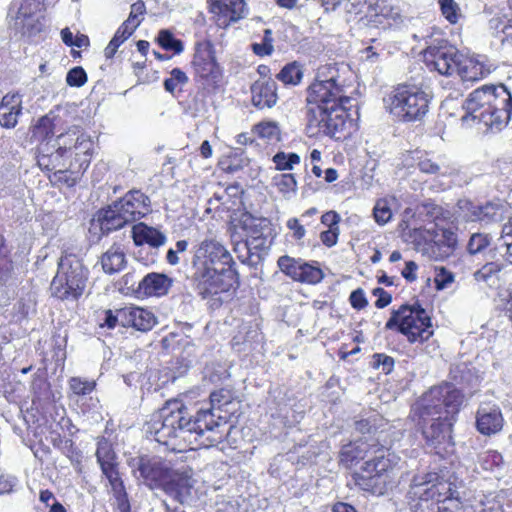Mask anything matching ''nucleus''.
Masks as SVG:
<instances>
[{"mask_svg": "<svg viewBox=\"0 0 512 512\" xmlns=\"http://www.w3.org/2000/svg\"><path fill=\"white\" fill-rule=\"evenodd\" d=\"M493 172L503 179L512 178V157H501L496 160Z\"/></svg>", "mask_w": 512, "mask_h": 512, "instance_id": "8fccbe9b", "label": "nucleus"}, {"mask_svg": "<svg viewBox=\"0 0 512 512\" xmlns=\"http://www.w3.org/2000/svg\"><path fill=\"white\" fill-rule=\"evenodd\" d=\"M244 226L247 231V238L271 234L270 221L266 218H250L244 222Z\"/></svg>", "mask_w": 512, "mask_h": 512, "instance_id": "c9c22d12", "label": "nucleus"}, {"mask_svg": "<svg viewBox=\"0 0 512 512\" xmlns=\"http://www.w3.org/2000/svg\"><path fill=\"white\" fill-rule=\"evenodd\" d=\"M385 327L397 328L410 343H422L433 335L431 318L420 305H402L392 313Z\"/></svg>", "mask_w": 512, "mask_h": 512, "instance_id": "1a4fd4ad", "label": "nucleus"}, {"mask_svg": "<svg viewBox=\"0 0 512 512\" xmlns=\"http://www.w3.org/2000/svg\"><path fill=\"white\" fill-rule=\"evenodd\" d=\"M196 290L203 298L226 292L232 286V271L226 267L194 269Z\"/></svg>", "mask_w": 512, "mask_h": 512, "instance_id": "4468645a", "label": "nucleus"}, {"mask_svg": "<svg viewBox=\"0 0 512 512\" xmlns=\"http://www.w3.org/2000/svg\"><path fill=\"white\" fill-rule=\"evenodd\" d=\"M279 269L295 281L307 284H317L323 279V271L302 259L288 255L281 256L277 261Z\"/></svg>", "mask_w": 512, "mask_h": 512, "instance_id": "6ab92c4d", "label": "nucleus"}, {"mask_svg": "<svg viewBox=\"0 0 512 512\" xmlns=\"http://www.w3.org/2000/svg\"><path fill=\"white\" fill-rule=\"evenodd\" d=\"M349 300L351 306L358 310L363 309L368 304L364 291L362 289L354 290L350 294Z\"/></svg>", "mask_w": 512, "mask_h": 512, "instance_id": "4d7b16f0", "label": "nucleus"}, {"mask_svg": "<svg viewBox=\"0 0 512 512\" xmlns=\"http://www.w3.org/2000/svg\"><path fill=\"white\" fill-rule=\"evenodd\" d=\"M419 169L424 173L434 174L439 172L440 166L430 159H425L419 162Z\"/></svg>", "mask_w": 512, "mask_h": 512, "instance_id": "774afa93", "label": "nucleus"}, {"mask_svg": "<svg viewBox=\"0 0 512 512\" xmlns=\"http://www.w3.org/2000/svg\"><path fill=\"white\" fill-rule=\"evenodd\" d=\"M491 243V237L485 233H473L467 244V251L471 255L481 253Z\"/></svg>", "mask_w": 512, "mask_h": 512, "instance_id": "37998d69", "label": "nucleus"}, {"mask_svg": "<svg viewBox=\"0 0 512 512\" xmlns=\"http://www.w3.org/2000/svg\"><path fill=\"white\" fill-rule=\"evenodd\" d=\"M51 126V119L42 117L33 130L34 136L44 138L38 147L37 163L42 169L63 173L68 168H73L74 164L63 151L59 150L54 144L50 145L49 141H45L51 133Z\"/></svg>", "mask_w": 512, "mask_h": 512, "instance_id": "9b49d317", "label": "nucleus"}, {"mask_svg": "<svg viewBox=\"0 0 512 512\" xmlns=\"http://www.w3.org/2000/svg\"><path fill=\"white\" fill-rule=\"evenodd\" d=\"M132 237L136 246L148 244L151 247L158 248L166 242L164 233L142 222L133 226Z\"/></svg>", "mask_w": 512, "mask_h": 512, "instance_id": "cd10ccee", "label": "nucleus"}, {"mask_svg": "<svg viewBox=\"0 0 512 512\" xmlns=\"http://www.w3.org/2000/svg\"><path fill=\"white\" fill-rule=\"evenodd\" d=\"M232 401V394L227 389H219L217 391H214L210 394V407L209 408H201L200 410H208L211 411L215 417V419H222L221 422L223 423L221 426V430L224 432V438L228 434V430L231 428V426H228V423L226 421L225 417H222L221 415H216V411L221 410L222 407L229 405Z\"/></svg>", "mask_w": 512, "mask_h": 512, "instance_id": "c85d7f7f", "label": "nucleus"}, {"mask_svg": "<svg viewBox=\"0 0 512 512\" xmlns=\"http://www.w3.org/2000/svg\"><path fill=\"white\" fill-rule=\"evenodd\" d=\"M222 419H215L208 410H199L192 419L187 408L179 401H169L147 425V432L163 445L172 449L190 446L192 449L208 448L224 440L220 429Z\"/></svg>", "mask_w": 512, "mask_h": 512, "instance_id": "f257e3e1", "label": "nucleus"}, {"mask_svg": "<svg viewBox=\"0 0 512 512\" xmlns=\"http://www.w3.org/2000/svg\"><path fill=\"white\" fill-rule=\"evenodd\" d=\"M254 132L268 142H278L281 138L279 125L275 121H263L254 126Z\"/></svg>", "mask_w": 512, "mask_h": 512, "instance_id": "f704fd0d", "label": "nucleus"}, {"mask_svg": "<svg viewBox=\"0 0 512 512\" xmlns=\"http://www.w3.org/2000/svg\"><path fill=\"white\" fill-rule=\"evenodd\" d=\"M432 94L417 85H398L383 99L386 111L397 121H421L429 112Z\"/></svg>", "mask_w": 512, "mask_h": 512, "instance_id": "0eeeda50", "label": "nucleus"}, {"mask_svg": "<svg viewBox=\"0 0 512 512\" xmlns=\"http://www.w3.org/2000/svg\"><path fill=\"white\" fill-rule=\"evenodd\" d=\"M355 429L363 435L368 434V437L372 436L376 432V417L356 421Z\"/></svg>", "mask_w": 512, "mask_h": 512, "instance_id": "5fc2aeb1", "label": "nucleus"}, {"mask_svg": "<svg viewBox=\"0 0 512 512\" xmlns=\"http://www.w3.org/2000/svg\"><path fill=\"white\" fill-rule=\"evenodd\" d=\"M439 231L441 233L437 235V241H439L448 252L453 253L458 242L456 233L450 228H441Z\"/></svg>", "mask_w": 512, "mask_h": 512, "instance_id": "49530a36", "label": "nucleus"}, {"mask_svg": "<svg viewBox=\"0 0 512 512\" xmlns=\"http://www.w3.org/2000/svg\"><path fill=\"white\" fill-rule=\"evenodd\" d=\"M192 65L195 75L208 84H215L220 79V67L216 62L214 47L210 41L196 44Z\"/></svg>", "mask_w": 512, "mask_h": 512, "instance_id": "a211bd4d", "label": "nucleus"}, {"mask_svg": "<svg viewBox=\"0 0 512 512\" xmlns=\"http://www.w3.org/2000/svg\"><path fill=\"white\" fill-rule=\"evenodd\" d=\"M232 262L228 250L216 239L206 238L194 248L193 268L226 267Z\"/></svg>", "mask_w": 512, "mask_h": 512, "instance_id": "2eb2a0df", "label": "nucleus"}, {"mask_svg": "<svg viewBox=\"0 0 512 512\" xmlns=\"http://www.w3.org/2000/svg\"><path fill=\"white\" fill-rule=\"evenodd\" d=\"M66 82L71 87H81L87 82V74L82 67H74L67 73Z\"/></svg>", "mask_w": 512, "mask_h": 512, "instance_id": "3c124183", "label": "nucleus"}, {"mask_svg": "<svg viewBox=\"0 0 512 512\" xmlns=\"http://www.w3.org/2000/svg\"><path fill=\"white\" fill-rule=\"evenodd\" d=\"M17 305L18 313L22 317H26L34 306V300L30 296L27 299L22 298Z\"/></svg>", "mask_w": 512, "mask_h": 512, "instance_id": "338daca9", "label": "nucleus"}, {"mask_svg": "<svg viewBox=\"0 0 512 512\" xmlns=\"http://www.w3.org/2000/svg\"><path fill=\"white\" fill-rule=\"evenodd\" d=\"M370 15L375 16L374 21L377 24L386 27L384 21H387L388 26H397L403 22V16L400 8L394 6L387 0H378L373 7L370 8Z\"/></svg>", "mask_w": 512, "mask_h": 512, "instance_id": "a878e982", "label": "nucleus"}, {"mask_svg": "<svg viewBox=\"0 0 512 512\" xmlns=\"http://www.w3.org/2000/svg\"><path fill=\"white\" fill-rule=\"evenodd\" d=\"M137 470L150 489H162L180 503L190 494L192 479L188 472L174 469L170 461L160 456H140Z\"/></svg>", "mask_w": 512, "mask_h": 512, "instance_id": "39448f33", "label": "nucleus"}, {"mask_svg": "<svg viewBox=\"0 0 512 512\" xmlns=\"http://www.w3.org/2000/svg\"><path fill=\"white\" fill-rule=\"evenodd\" d=\"M348 89L339 75L317 79L310 85L306 105V130L310 137H346L351 125L347 113V105L351 101Z\"/></svg>", "mask_w": 512, "mask_h": 512, "instance_id": "f03ea898", "label": "nucleus"}, {"mask_svg": "<svg viewBox=\"0 0 512 512\" xmlns=\"http://www.w3.org/2000/svg\"><path fill=\"white\" fill-rule=\"evenodd\" d=\"M87 281V270L76 255H63L58 262V270L51 282L53 296L65 299H77L82 295Z\"/></svg>", "mask_w": 512, "mask_h": 512, "instance_id": "6e6552de", "label": "nucleus"}, {"mask_svg": "<svg viewBox=\"0 0 512 512\" xmlns=\"http://www.w3.org/2000/svg\"><path fill=\"white\" fill-rule=\"evenodd\" d=\"M410 494L421 501L440 502L444 497L445 501L453 503L454 508L460 509L461 503L454 497L451 483L440 479L436 473H427L423 476H415L411 483Z\"/></svg>", "mask_w": 512, "mask_h": 512, "instance_id": "f8f14e48", "label": "nucleus"}, {"mask_svg": "<svg viewBox=\"0 0 512 512\" xmlns=\"http://www.w3.org/2000/svg\"><path fill=\"white\" fill-rule=\"evenodd\" d=\"M14 27L22 35L34 36L44 28L43 4L40 0H24L14 19Z\"/></svg>", "mask_w": 512, "mask_h": 512, "instance_id": "dca6fc26", "label": "nucleus"}, {"mask_svg": "<svg viewBox=\"0 0 512 512\" xmlns=\"http://www.w3.org/2000/svg\"><path fill=\"white\" fill-rule=\"evenodd\" d=\"M287 227L293 231V236L296 239H301L305 235V228L299 223L298 219L291 218L287 221Z\"/></svg>", "mask_w": 512, "mask_h": 512, "instance_id": "0e129e2a", "label": "nucleus"}, {"mask_svg": "<svg viewBox=\"0 0 512 512\" xmlns=\"http://www.w3.org/2000/svg\"><path fill=\"white\" fill-rule=\"evenodd\" d=\"M442 15L451 23L455 24L459 18V6L454 0H439Z\"/></svg>", "mask_w": 512, "mask_h": 512, "instance_id": "a18cd8bd", "label": "nucleus"}, {"mask_svg": "<svg viewBox=\"0 0 512 512\" xmlns=\"http://www.w3.org/2000/svg\"><path fill=\"white\" fill-rule=\"evenodd\" d=\"M158 43L165 50H171L176 54H180L183 50V43L176 39L169 30H160L158 34Z\"/></svg>", "mask_w": 512, "mask_h": 512, "instance_id": "79ce46f5", "label": "nucleus"}, {"mask_svg": "<svg viewBox=\"0 0 512 512\" xmlns=\"http://www.w3.org/2000/svg\"><path fill=\"white\" fill-rule=\"evenodd\" d=\"M463 124L483 123L492 132L501 131L512 115V95L504 85H485L471 92L463 104Z\"/></svg>", "mask_w": 512, "mask_h": 512, "instance_id": "20e7f679", "label": "nucleus"}, {"mask_svg": "<svg viewBox=\"0 0 512 512\" xmlns=\"http://www.w3.org/2000/svg\"><path fill=\"white\" fill-rule=\"evenodd\" d=\"M462 398L460 391L452 385L443 384L431 388L423 395L417 405L424 407V418L441 413L445 418L452 421L462 404Z\"/></svg>", "mask_w": 512, "mask_h": 512, "instance_id": "9d476101", "label": "nucleus"}, {"mask_svg": "<svg viewBox=\"0 0 512 512\" xmlns=\"http://www.w3.org/2000/svg\"><path fill=\"white\" fill-rule=\"evenodd\" d=\"M375 221L379 225L386 224L392 218V211L385 200H379L373 209Z\"/></svg>", "mask_w": 512, "mask_h": 512, "instance_id": "de8ad7c7", "label": "nucleus"}, {"mask_svg": "<svg viewBox=\"0 0 512 512\" xmlns=\"http://www.w3.org/2000/svg\"><path fill=\"white\" fill-rule=\"evenodd\" d=\"M170 75V78L164 81V88L167 92L174 93L178 86H183L188 82V77L179 68L172 69Z\"/></svg>", "mask_w": 512, "mask_h": 512, "instance_id": "c03bdc74", "label": "nucleus"}, {"mask_svg": "<svg viewBox=\"0 0 512 512\" xmlns=\"http://www.w3.org/2000/svg\"><path fill=\"white\" fill-rule=\"evenodd\" d=\"M277 84L274 80L256 81L251 86L252 103L258 109L271 108L277 102Z\"/></svg>", "mask_w": 512, "mask_h": 512, "instance_id": "5701e85b", "label": "nucleus"}, {"mask_svg": "<svg viewBox=\"0 0 512 512\" xmlns=\"http://www.w3.org/2000/svg\"><path fill=\"white\" fill-rule=\"evenodd\" d=\"M427 47L424 50L423 57L426 66L430 70L437 71L441 75L450 76L456 72L458 54L455 47L448 44L443 39L426 41Z\"/></svg>", "mask_w": 512, "mask_h": 512, "instance_id": "ddd939ff", "label": "nucleus"}, {"mask_svg": "<svg viewBox=\"0 0 512 512\" xmlns=\"http://www.w3.org/2000/svg\"><path fill=\"white\" fill-rule=\"evenodd\" d=\"M119 317L122 326L133 327L143 332L152 329L156 324V317L152 312L136 306L119 309Z\"/></svg>", "mask_w": 512, "mask_h": 512, "instance_id": "412c9836", "label": "nucleus"}, {"mask_svg": "<svg viewBox=\"0 0 512 512\" xmlns=\"http://www.w3.org/2000/svg\"><path fill=\"white\" fill-rule=\"evenodd\" d=\"M102 473L108 479L114 496L116 497L117 500H123V498L127 497L123 481L119 476V472L116 468V465L108 467L107 469H102Z\"/></svg>", "mask_w": 512, "mask_h": 512, "instance_id": "e433bc0d", "label": "nucleus"}, {"mask_svg": "<svg viewBox=\"0 0 512 512\" xmlns=\"http://www.w3.org/2000/svg\"><path fill=\"white\" fill-rule=\"evenodd\" d=\"M136 28H133L128 23L124 22L116 31L113 40H116L117 43L122 44L126 39H128Z\"/></svg>", "mask_w": 512, "mask_h": 512, "instance_id": "13d9d810", "label": "nucleus"}, {"mask_svg": "<svg viewBox=\"0 0 512 512\" xmlns=\"http://www.w3.org/2000/svg\"><path fill=\"white\" fill-rule=\"evenodd\" d=\"M373 294L378 297L375 302L377 308H384L391 303V295L388 292H386L383 288H375L373 290Z\"/></svg>", "mask_w": 512, "mask_h": 512, "instance_id": "052dcab7", "label": "nucleus"}, {"mask_svg": "<svg viewBox=\"0 0 512 512\" xmlns=\"http://www.w3.org/2000/svg\"><path fill=\"white\" fill-rule=\"evenodd\" d=\"M339 228H332L321 232L320 239L327 247H332L337 243Z\"/></svg>", "mask_w": 512, "mask_h": 512, "instance_id": "bf43d9fd", "label": "nucleus"}, {"mask_svg": "<svg viewBox=\"0 0 512 512\" xmlns=\"http://www.w3.org/2000/svg\"><path fill=\"white\" fill-rule=\"evenodd\" d=\"M339 221H340V216L335 211L326 212L321 216L322 224L326 225L329 229L339 228L338 227Z\"/></svg>", "mask_w": 512, "mask_h": 512, "instance_id": "680f3d73", "label": "nucleus"}, {"mask_svg": "<svg viewBox=\"0 0 512 512\" xmlns=\"http://www.w3.org/2000/svg\"><path fill=\"white\" fill-rule=\"evenodd\" d=\"M417 410L419 413V425L427 443L435 447L440 444L449 443L451 440V419L445 418L441 413L424 418V407L417 405Z\"/></svg>", "mask_w": 512, "mask_h": 512, "instance_id": "f3484780", "label": "nucleus"}, {"mask_svg": "<svg viewBox=\"0 0 512 512\" xmlns=\"http://www.w3.org/2000/svg\"><path fill=\"white\" fill-rule=\"evenodd\" d=\"M374 357L376 358L377 365H381L385 373L391 372L394 366V359L392 357L384 354H375Z\"/></svg>", "mask_w": 512, "mask_h": 512, "instance_id": "e2e57ef3", "label": "nucleus"}, {"mask_svg": "<svg viewBox=\"0 0 512 512\" xmlns=\"http://www.w3.org/2000/svg\"><path fill=\"white\" fill-rule=\"evenodd\" d=\"M82 132L79 131L76 127L70 128L65 133L60 134L54 141V145L61 151L65 153V155L72 159L73 150L77 141L79 140Z\"/></svg>", "mask_w": 512, "mask_h": 512, "instance_id": "473e14b6", "label": "nucleus"}, {"mask_svg": "<svg viewBox=\"0 0 512 512\" xmlns=\"http://www.w3.org/2000/svg\"><path fill=\"white\" fill-rule=\"evenodd\" d=\"M208 4L217 26L221 28H227L247 14L244 0H208Z\"/></svg>", "mask_w": 512, "mask_h": 512, "instance_id": "aec40b11", "label": "nucleus"}, {"mask_svg": "<svg viewBox=\"0 0 512 512\" xmlns=\"http://www.w3.org/2000/svg\"><path fill=\"white\" fill-rule=\"evenodd\" d=\"M302 76L303 73L300 66L294 62L284 66L278 73L277 78L284 84L296 85L301 81Z\"/></svg>", "mask_w": 512, "mask_h": 512, "instance_id": "ea45409f", "label": "nucleus"}, {"mask_svg": "<svg viewBox=\"0 0 512 512\" xmlns=\"http://www.w3.org/2000/svg\"><path fill=\"white\" fill-rule=\"evenodd\" d=\"M339 457L340 462L346 467L371 457L364 463L358 479V484L363 490L374 495H384L392 486L396 457L379 443V438L364 436L350 442L342 447Z\"/></svg>", "mask_w": 512, "mask_h": 512, "instance_id": "7ed1b4c3", "label": "nucleus"}, {"mask_svg": "<svg viewBox=\"0 0 512 512\" xmlns=\"http://www.w3.org/2000/svg\"><path fill=\"white\" fill-rule=\"evenodd\" d=\"M456 72L463 81H478L491 73L490 66L475 58L458 59Z\"/></svg>", "mask_w": 512, "mask_h": 512, "instance_id": "bb28decb", "label": "nucleus"}, {"mask_svg": "<svg viewBox=\"0 0 512 512\" xmlns=\"http://www.w3.org/2000/svg\"><path fill=\"white\" fill-rule=\"evenodd\" d=\"M418 250L429 259L435 261H443L452 254L437 240L426 243L423 247H419Z\"/></svg>", "mask_w": 512, "mask_h": 512, "instance_id": "58836bf2", "label": "nucleus"}, {"mask_svg": "<svg viewBox=\"0 0 512 512\" xmlns=\"http://www.w3.org/2000/svg\"><path fill=\"white\" fill-rule=\"evenodd\" d=\"M96 457L98 463L100 464L101 470L116 465L115 453L112 450L110 443L105 439H102L98 442Z\"/></svg>", "mask_w": 512, "mask_h": 512, "instance_id": "4c0bfd02", "label": "nucleus"}, {"mask_svg": "<svg viewBox=\"0 0 512 512\" xmlns=\"http://www.w3.org/2000/svg\"><path fill=\"white\" fill-rule=\"evenodd\" d=\"M472 221H480L486 224L501 220V209L498 205L487 203L484 206L474 207Z\"/></svg>", "mask_w": 512, "mask_h": 512, "instance_id": "72a5a7b5", "label": "nucleus"}, {"mask_svg": "<svg viewBox=\"0 0 512 512\" xmlns=\"http://www.w3.org/2000/svg\"><path fill=\"white\" fill-rule=\"evenodd\" d=\"M21 111V96L18 93L5 95L0 103V125L5 128L15 127Z\"/></svg>", "mask_w": 512, "mask_h": 512, "instance_id": "393cba45", "label": "nucleus"}, {"mask_svg": "<svg viewBox=\"0 0 512 512\" xmlns=\"http://www.w3.org/2000/svg\"><path fill=\"white\" fill-rule=\"evenodd\" d=\"M272 185L286 200L292 199L297 194L298 183L292 173L276 174L272 178Z\"/></svg>", "mask_w": 512, "mask_h": 512, "instance_id": "7c9ffc66", "label": "nucleus"}, {"mask_svg": "<svg viewBox=\"0 0 512 512\" xmlns=\"http://www.w3.org/2000/svg\"><path fill=\"white\" fill-rule=\"evenodd\" d=\"M145 11V5L142 1H137L131 6V12L128 17V19L125 21L129 25H131L133 28H137L141 22L140 19H138V16L142 15Z\"/></svg>", "mask_w": 512, "mask_h": 512, "instance_id": "864d4df0", "label": "nucleus"}, {"mask_svg": "<svg viewBox=\"0 0 512 512\" xmlns=\"http://www.w3.org/2000/svg\"><path fill=\"white\" fill-rule=\"evenodd\" d=\"M504 425V418L498 406L480 407L476 416L477 430L485 436L499 433Z\"/></svg>", "mask_w": 512, "mask_h": 512, "instance_id": "4be33fe9", "label": "nucleus"}, {"mask_svg": "<svg viewBox=\"0 0 512 512\" xmlns=\"http://www.w3.org/2000/svg\"><path fill=\"white\" fill-rule=\"evenodd\" d=\"M270 235L257 236L254 238H247L242 243L243 250H247V252H251L252 250L262 251L268 249L270 245V241L268 237Z\"/></svg>", "mask_w": 512, "mask_h": 512, "instance_id": "09e8293b", "label": "nucleus"}, {"mask_svg": "<svg viewBox=\"0 0 512 512\" xmlns=\"http://www.w3.org/2000/svg\"><path fill=\"white\" fill-rule=\"evenodd\" d=\"M454 281V276L451 272L441 267L435 276V285L438 290L446 288Z\"/></svg>", "mask_w": 512, "mask_h": 512, "instance_id": "6e6d98bb", "label": "nucleus"}, {"mask_svg": "<svg viewBox=\"0 0 512 512\" xmlns=\"http://www.w3.org/2000/svg\"><path fill=\"white\" fill-rule=\"evenodd\" d=\"M253 52L259 56L270 55L273 52V45L271 43H254L252 45Z\"/></svg>", "mask_w": 512, "mask_h": 512, "instance_id": "69168bd1", "label": "nucleus"}, {"mask_svg": "<svg viewBox=\"0 0 512 512\" xmlns=\"http://www.w3.org/2000/svg\"><path fill=\"white\" fill-rule=\"evenodd\" d=\"M73 150L72 161L74 160L75 164H78V169H86L90 163L91 151L93 149L92 140L85 135L81 134L77 144Z\"/></svg>", "mask_w": 512, "mask_h": 512, "instance_id": "2f4dec72", "label": "nucleus"}, {"mask_svg": "<svg viewBox=\"0 0 512 512\" xmlns=\"http://www.w3.org/2000/svg\"><path fill=\"white\" fill-rule=\"evenodd\" d=\"M70 389L76 395H87L91 393L95 387L94 382L83 381L80 378H72L69 382Z\"/></svg>", "mask_w": 512, "mask_h": 512, "instance_id": "603ef678", "label": "nucleus"}, {"mask_svg": "<svg viewBox=\"0 0 512 512\" xmlns=\"http://www.w3.org/2000/svg\"><path fill=\"white\" fill-rule=\"evenodd\" d=\"M149 210L150 199L139 190H131L120 200L99 211L92 220L91 229H99L102 234H108L139 220Z\"/></svg>", "mask_w": 512, "mask_h": 512, "instance_id": "423d86ee", "label": "nucleus"}, {"mask_svg": "<svg viewBox=\"0 0 512 512\" xmlns=\"http://www.w3.org/2000/svg\"><path fill=\"white\" fill-rule=\"evenodd\" d=\"M172 286V279L165 274L149 273L138 284V292L145 296H163Z\"/></svg>", "mask_w": 512, "mask_h": 512, "instance_id": "b1692460", "label": "nucleus"}, {"mask_svg": "<svg viewBox=\"0 0 512 512\" xmlns=\"http://www.w3.org/2000/svg\"><path fill=\"white\" fill-rule=\"evenodd\" d=\"M126 264L125 254L119 246H111L101 257V265L105 273L114 274L121 271Z\"/></svg>", "mask_w": 512, "mask_h": 512, "instance_id": "c756f323", "label": "nucleus"}, {"mask_svg": "<svg viewBox=\"0 0 512 512\" xmlns=\"http://www.w3.org/2000/svg\"><path fill=\"white\" fill-rule=\"evenodd\" d=\"M276 170H292L294 165L300 163V156L296 153L278 152L272 158Z\"/></svg>", "mask_w": 512, "mask_h": 512, "instance_id": "a19ab883", "label": "nucleus"}]
</instances>
